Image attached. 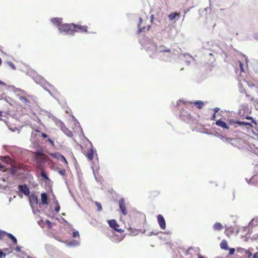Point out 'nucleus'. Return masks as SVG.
<instances>
[{"instance_id": "nucleus-1", "label": "nucleus", "mask_w": 258, "mask_h": 258, "mask_svg": "<svg viewBox=\"0 0 258 258\" xmlns=\"http://www.w3.org/2000/svg\"><path fill=\"white\" fill-rule=\"evenodd\" d=\"M19 99L25 108H31L36 103L35 98L31 95L19 96Z\"/></svg>"}, {"instance_id": "nucleus-2", "label": "nucleus", "mask_w": 258, "mask_h": 258, "mask_svg": "<svg viewBox=\"0 0 258 258\" xmlns=\"http://www.w3.org/2000/svg\"><path fill=\"white\" fill-rule=\"evenodd\" d=\"M33 155L36 163L39 166L44 164L48 159V157L41 151L33 152Z\"/></svg>"}, {"instance_id": "nucleus-3", "label": "nucleus", "mask_w": 258, "mask_h": 258, "mask_svg": "<svg viewBox=\"0 0 258 258\" xmlns=\"http://www.w3.org/2000/svg\"><path fill=\"white\" fill-rule=\"evenodd\" d=\"M147 21H149V19L147 17H145L144 18H139V21L138 23L139 33L142 32V31H145V30L148 31L150 29V24H148L147 27L145 26V24L147 23Z\"/></svg>"}, {"instance_id": "nucleus-4", "label": "nucleus", "mask_w": 258, "mask_h": 258, "mask_svg": "<svg viewBox=\"0 0 258 258\" xmlns=\"http://www.w3.org/2000/svg\"><path fill=\"white\" fill-rule=\"evenodd\" d=\"M74 24H62L59 26L58 30L60 32H64L67 34H74Z\"/></svg>"}, {"instance_id": "nucleus-5", "label": "nucleus", "mask_w": 258, "mask_h": 258, "mask_svg": "<svg viewBox=\"0 0 258 258\" xmlns=\"http://www.w3.org/2000/svg\"><path fill=\"white\" fill-rule=\"evenodd\" d=\"M74 34L75 32H88V27L86 25L82 26L81 25H75L74 24Z\"/></svg>"}, {"instance_id": "nucleus-6", "label": "nucleus", "mask_w": 258, "mask_h": 258, "mask_svg": "<svg viewBox=\"0 0 258 258\" xmlns=\"http://www.w3.org/2000/svg\"><path fill=\"white\" fill-rule=\"evenodd\" d=\"M158 223L161 229L164 230L166 228V222L164 218L162 215H158L157 216Z\"/></svg>"}, {"instance_id": "nucleus-7", "label": "nucleus", "mask_w": 258, "mask_h": 258, "mask_svg": "<svg viewBox=\"0 0 258 258\" xmlns=\"http://www.w3.org/2000/svg\"><path fill=\"white\" fill-rule=\"evenodd\" d=\"M204 105V103L203 102L201 101H197L196 102H189L187 104V106L193 107H196L198 109H202Z\"/></svg>"}, {"instance_id": "nucleus-8", "label": "nucleus", "mask_w": 258, "mask_h": 258, "mask_svg": "<svg viewBox=\"0 0 258 258\" xmlns=\"http://www.w3.org/2000/svg\"><path fill=\"white\" fill-rule=\"evenodd\" d=\"M119 206L122 214L126 215L127 214V210L125 207V201L123 198L119 199Z\"/></svg>"}, {"instance_id": "nucleus-9", "label": "nucleus", "mask_w": 258, "mask_h": 258, "mask_svg": "<svg viewBox=\"0 0 258 258\" xmlns=\"http://www.w3.org/2000/svg\"><path fill=\"white\" fill-rule=\"evenodd\" d=\"M108 224H109V226L113 228L114 230L116 231H120L121 229H118L119 225L117 224L116 221L114 220H109L107 221Z\"/></svg>"}, {"instance_id": "nucleus-10", "label": "nucleus", "mask_w": 258, "mask_h": 258, "mask_svg": "<svg viewBox=\"0 0 258 258\" xmlns=\"http://www.w3.org/2000/svg\"><path fill=\"white\" fill-rule=\"evenodd\" d=\"M18 188L26 196H29L30 194V189L26 184L19 185Z\"/></svg>"}, {"instance_id": "nucleus-11", "label": "nucleus", "mask_w": 258, "mask_h": 258, "mask_svg": "<svg viewBox=\"0 0 258 258\" xmlns=\"http://www.w3.org/2000/svg\"><path fill=\"white\" fill-rule=\"evenodd\" d=\"M132 218L133 219L135 220H138V219H140V220H142L143 222L145 221L146 217L145 215L143 214H141L140 213H134L132 215Z\"/></svg>"}, {"instance_id": "nucleus-12", "label": "nucleus", "mask_w": 258, "mask_h": 258, "mask_svg": "<svg viewBox=\"0 0 258 258\" xmlns=\"http://www.w3.org/2000/svg\"><path fill=\"white\" fill-rule=\"evenodd\" d=\"M86 156L89 160L91 161L93 160L94 157V151L92 146L90 148L88 149L86 153Z\"/></svg>"}, {"instance_id": "nucleus-13", "label": "nucleus", "mask_w": 258, "mask_h": 258, "mask_svg": "<svg viewBox=\"0 0 258 258\" xmlns=\"http://www.w3.org/2000/svg\"><path fill=\"white\" fill-rule=\"evenodd\" d=\"M48 197L47 195L43 192L41 194V203L43 205H47L48 204Z\"/></svg>"}, {"instance_id": "nucleus-14", "label": "nucleus", "mask_w": 258, "mask_h": 258, "mask_svg": "<svg viewBox=\"0 0 258 258\" xmlns=\"http://www.w3.org/2000/svg\"><path fill=\"white\" fill-rule=\"evenodd\" d=\"M21 168V166H20L19 167H18L16 166L12 165L11 166L8 168V171L12 175H15L18 171V169H20Z\"/></svg>"}, {"instance_id": "nucleus-15", "label": "nucleus", "mask_w": 258, "mask_h": 258, "mask_svg": "<svg viewBox=\"0 0 258 258\" xmlns=\"http://www.w3.org/2000/svg\"><path fill=\"white\" fill-rule=\"evenodd\" d=\"M240 252L243 254V256L245 258H251L252 253L249 250L245 249H241Z\"/></svg>"}, {"instance_id": "nucleus-16", "label": "nucleus", "mask_w": 258, "mask_h": 258, "mask_svg": "<svg viewBox=\"0 0 258 258\" xmlns=\"http://www.w3.org/2000/svg\"><path fill=\"white\" fill-rule=\"evenodd\" d=\"M51 22L59 28V26L62 24V19L58 18H54L51 19Z\"/></svg>"}, {"instance_id": "nucleus-17", "label": "nucleus", "mask_w": 258, "mask_h": 258, "mask_svg": "<svg viewBox=\"0 0 258 258\" xmlns=\"http://www.w3.org/2000/svg\"><path fill=\"white\" fill-rule=\"evenodd\" d=\"M213 228L216 231H219L223 229V226L220 223L216 222L214 224Z\"/></svg>"}, {"instance_id": "nucleus-18", "label": "nucleus", "mask_w": 258, "mask_h": 258, "mask_svg": "<svg viewBox=\"0 0 258 258\" xmlns=\"http://www.w3.org/2000/svg\"><path fill=\"white\" fill-rule=\"evenodd\" d=\"M216 124L224 128L228 129L229 128L228 126L227 125L226 122L220 120H217L216 122Z\"/></svg>"}, {"instance_id": "nucleus-19", "label": "nucleus", "mask_w": 258, "mask_h": 258, "mask_svg": "<svg viewBox=\"0 0 258 258\" xmlns=\"http://www.w3.org/2000/svg\"><path fill=\"white\" fill-rule=\"evenodd\" d=\"M159 51L161 52H170L171 49L169 48H167L163 45H161L158 47Z\"/></svg>"}, {"instance_id": "nucleus-20", "label": "nucleus", "mask_w": 258, "mask_h": 258, "mask_svg": "<svg viewBox=\"0 0 258 258\" xmlns=\"http://www.w3.org/2000/svg\"><path fill=\"white\" fill-rule=\"evenodd\" d=\"M220 247L222 249L228 250L229 247L228 246V243L226 240H222L220 243Z\"/></svg>"}, {"instance_id": "nucleus-21", "label": "nucleus", "mask_w": 258, "mask_h": 258, "mask_svg": "<svg viewBox=\"0 0 258 258\" xmlns=\"http://www.w3.org/2000/svg\"><path fill=\"white\" fill-rule=\"evenodd\" d=\"M30 201L31 203L37 204L38 202L37 196L35 195H32L30 197Z\"/></svg>"}, {"instance_id": "nucleus-22", "label": "nucleus", "mask_w": 258, "mask_h": 258, "mask_svg": "<svg viewBox=\"0 0 258 258\" xmlns=\"http://www.w3.org/2000/svg\"><path fill=\"white\" fill-rule=\"evenodd\" d=\"M1 160L3 162L7 163L8 164L12 163V159L9 156L3 157L1 158Z\"/></svg>"}, {"instance_id": "nucleus-23", "label": "nucleus", "mask_w": 258, "mask_h": 258, "mask_svg": "<svg viewBox=\"0 0 258 258\" xmlns=\"http://www.w3.org/2000/svg\"><path fill=\"white\" fill-rule=\"evenodd\" d=\"M41 176L44 178L45 181L49 180L47 174L44 170H42L41 171Z\"/></svg>"}, {"instance_id": "nucleus-24", "label": "nucleus", "mask_w": 258, "mask_h": 258, "mask_svg": "<svg viewBox=\"0 0 258 258\" xmlns=\"http://www.w3.org/2000/svg\"><path fill=\"white\" fill-rule=\"evenodd\" d=\"M54 203L55 205V209H54L55 211L56 212L58 213L59 211L60 208L59 203L57 200L55 199V201H54Z\"/></svg>"}, {"instance_id": "nucleus-25", "label": "nucleus", "mask_w": 258, "mask_h": 258, "mask_svg": "<svg viewBox=\"0 0 258 258\" xmlns=\"http://www.w3.org/2000/svg\"><path fill=\"white\" fill-rule=\"evenodd\" d=\"M6 235H7L11 239H12L15 244H17V240L14 236L10 233H7Z\"/></svg>"}, {"instance_id": "nucleus-26", "label": "nucleus", "mask_w": 258, "mask_h": 258, "mask_svg": "<svg viewBox=\"0 0 258 258\" xmlns=\"http://www.w3.org/2000/svg\"><path fill=\"white\" fill-rule=\"evenodd\" d=\"M250 225L252 226H256L258 225V218H253L250 222Z\"/></svg>"}, {"instance_id": "nucleus-27", "label": "nucleus", "mask_w": 258, "mask_h": 258, "mask_svg": "<svg viewBox=\"0 0 258 258\" xmlns=\"http://www.w3.org/2000/svg\"><path fill=\"white\" fill-rule=\"evenodd\" d=\"M160 194V192L157 190H154L151 192L150 197L155 198Z\"/></svg>"}, {"instance_id": "nucleus-28", "label": "nucleus", "mask_w": 258, "mask_h": 258, "mask_svg": "<svg viewBox=\"0 0 258 258\" xmlns=\"http://www.w3.org/2000/svg\"><path fill=\"white\" fill-rule=\"evenodd\" d=\"M177 16H179V14H177L176 13H172L169 15L168 18L170 20H172L175 19Z\"/></svg>"}, {"instance_id": "nucleus-29", "label": "nucleus", "mask_w": 258, "mask_h": 258, "mask_svg": "<svg viewBox=\"0 0 258 258\" xmlns=\"http://www.w3.org/2000/svg\"><path fill=\"white\" fill-rule=\"evenodd\" d=\"M236 123L239 124V125H248L250 127H252V125H251V124L248 122L237 121Z\"/></svg>"}, {"instance_id": "nucleus-30", "label": "nucleus", "mask_w": 258, "mask_h": 258, "mask_svg": "<svg viewBox=\"0 0 258 258\" xmlns=\"http://www.w3.org/2000/svg\"><path fill=\"white\" fill-rule=\"evenodd\" d=\"M95 204L97 207L98 211H101L102 209V206H101V203L98 202L96 201L95 202Z\"/></svg>"}, {"instance_id": "nucleus-31", "label": "nucleus", "mask_w": 258, "mask_h": 258, "mask_svg": "<svg viewBox=\"0 0 258 258\" xmlns=\"http://www.w3.org/2000/svg\"><path fill=\"white\" fill-rule=\"evenodd\" d=\"M219 110H220V109L218 107L214 108V110L215 113H214V115H213L212 119H213V120L216 119V113H217L219 111Z\"/></svg>"}, {"instance_id": "nucleus-32", "label": "nucleus", "mask_w": 258, "mask_h": 258, "mask_svg": "<svg viewBox=\"0 0 258 258\" xmlns=\"http://www.w3.org/2000/svg\"><path fill=\"white\" fill-rule=\"evenodd\" d=\"M59 157L60 160L63 161L66 165H68V161L63 156H62V155H59Z\"/></svg>"}, {"instance_id": "nucleus-33", "label": "nucleus", "mask_w": 258, "mask_h": 258, "mask_svg": "<svg viewBox=\"0 0 258 258\" xmlns=\"http://www.w3.org/2000/svg\"><path fill=\"white\" fill-rule=\"evenodd\" d=\"M8 64L13 69V70H16V67L15 65L12 62L9 61L8 62Z\"/></svg>"}, {"instance_id": "nucleus-34", "label": "nucleus", "mask_w": 258, "mask_h": 258, "mask_svg": "<svg viewBox=\"0 0 258 258\" xmlns=\"http://www.w3.org/2000/svg\"><path fill=\"white\" fill-rule=\"evenodd\" d=\"M6 234H7L6 232H5L4 231H0V239H3L4 237V236L6 235Z\"/></svg>"}, {"instance_id": "nucleus-35", "label": "nucleus", "mask_w": 258, "mask_h": 258, "mask_svg": "<svg viewBox=\"0 0 258 258\" xmlns=\"http://www.w3.org/2000/svg\"><path fill=\"white\" fill-rule=\"evenodd\" d=\"M73 237H79V233L78 231H74L73 232Z\"/></svg>"}, {"instance_id": "nucleus-36", "label": "nucleus", "mask_w": 258, "mask_h": 258, "mask_svg": "<svg viewBox=\"0 0 258 258\" xmlns=\"http://www.w3.org/2000/svg\"><path fill=\"white\" fill-rule=\"evenodd\" d=\"M245 118H246L247 119L251 120V121H252V122H253V123H254L255 125H256V124H256V121H255V120H254L253 119V118H252V117L247 116H246Z\"/></svg>"}, {"instance_id": "nucleus-37", "label": "nucleus", "mask_w": 258, "mask_h": 258, "mask_svg": "<svg viewBox=\"0 0 258 258\" xmlns=\"http://www.w3.org/2000/svg\"><path fill=\"white\" fill-rule=\"evenodd\" d=\"M228 249L229 250V255H231L233 254L235 251V249L234 248H229Z\"/></svg>"}, {"instance_id": "nucleus-38", "label": "nucleus", "mask_w": 258, "mask_h": 258, "mask_svg": "<svg viewBox=\"0 0 258 258\" xmlns=\"http://www.w3.org/2000/svg\"><path fill=\"white\" fill-rule=\"evenodd\" d=\"M58 173L60 175L64 176L66 174V170L64 169H63V170H59L58 171Z\"/></svg>"}, {"instance_id": "nucleus-39", "label": "nucleus", "mask_w": 258, "mask_h": 258, "mask_svg": "<svg viewBox=\"0 0 258 258\" xmlns=\"http://www.w3.org/2000/svg\"><path fill=\"white\" fill-rule=\"evenodd\" d=\"M238 62H239L241 72H244L243 66L242 63L240 61H239Z\"/></svg>"}, {"instance_id": "nucleus-40", "label": "nucleus", "mask_w": 258, "mask_h": 258, "mask_svg": "<svg viewBox=\"0 0 258 258\" xmlns=\"http://www.w3.org/2000/svg\"><path fill=\"white\" fill-rule=\"evenodd\" d=\"M66 135L70 137H73V134L72 131H68L67 133H66Z\"/></svg>"}, {"instance_id": "nucleus-41", "label": "nucleus", "mask_w": 258, "mask_h": 258, "mask_svg": "<svg viewBox=\"0 0 258 258\" xmlns=\"http://www.w3.org/2000/svg\"><path fill=\"white\" fill-rule=\"evenodd\" d=\"M109 231L111 232V233H113V231L110 230V228L109 227H107L105 229V232L106 233H109Z\"/></svg>"}, {"instance_id": "nucleus-42", "label": "nucleus", "mask_w": 258, "mask_h": 258, "mask_svg": "<svg viewBox=\"0 0 258 258\" xmlns=\"http://www.w3.org/2000/svg\"><path fill=\"white\" fill-rule=\"evenodd\" d=\"M6 255V253H4L0 250V258H3V257H5Z\"/></svg>"}, {"instance_id": "nucleus-43", "label": "nucleus", "mask_w": 258, "mask_h": 258, "mask_svg": "<svg viewBox=\"0 0 258 258\" xmlns=\"http://www.w3.org/2000/svg\"><path fill=\"white\" fill-rule=\"evenodd\" d=\"M0 169L4 171H5L7 170V169H5L4 166L2 164H0Z\"/></svg>"}, {"instance_id": "nucleus-44", "label": "nucleus", "mask_w": 258, "mask_h": 258, "mask_svg": "<svg viewBox=\"0 0 258 258\" xmlns=\"http://www.w3.org/2000/svg\"><path fill=\"white\" fill-rule=\"evenodd\" d=\"M48 141L50 143V144L52 146H54V142L50 139H48Z\"/></svg>"}, {"instance_id": "nucleus-45", "label": "nucleus", "mask_w": 258, "mask_h": 258, "mask_svg": "<svg viewBox=\"0 0 258 258\" xmlns=\"http://www.w3.org/2000/svg\"><path fill=\"white\" fill-rule=\"evenodd\" d=\"M251 258H258V252H256L253 255L251 256Z\"/></svg>"}, {"instance_id": "nucleus-46", "label": "nucleus", "mask_w": 258, "mask_h": 258, "mask_svg": "<svg viewBox=\"0 0 258 258\" xmlns=\"http://www.w3.org/2000/svg\"><path fill=\"white\" fill-rule=\"evenodd\" d=\"M41 136L44 138H46L48 137V136L45 133H42Z\"/></svg>"}, {"instance_id": "nucleus-47", "label": "nucleus", "mask_w": 258, "mask_h": 258, "mask_svg": "<svg viewBox=\"0 0 258 258\" xmlns=\"http://www.w3.org/2000/svg\"><path fill=\"white\" fill-rule=\"evenodd\" d=\"M46 223H47L49 226H51V222L48 220H46Z\"/></svg>"}, {"instance_id": "nucleus-48", "label": "nucleus", "mask_w": 258, "mask_h": 258, "mask_svg": "<svg viewBox=\"0 0 258 258\" xmlns=\"http://www.w3.org/2000/svg\"><path fill=\"white\" fill-rule=\"evenodd\" d=\"M153 19H154V16L153 15H152L151 17V20H150V21H151V23H152L153 21Z\"/></svg>"}, {"instance_id": "nucleus-49", "label": "nucleus", "mask_w": 258, "mask_h": 258, "mask_svg": "<svg viewBox=\"0 0 258 258\" xmlns=\"http://www.w3.org/2000/svg\"><path fill=\"white\" fill-rule=\"evenodd\" d=\"M51 156L52 157H55V154H54V153H53V154H51Z\"/></svg>"}, {"instance_id": "nucleus-50", "label": "nucleus", "mask_w": 258, "mask_h": 258, "mask_svg": "<svg viewBox=\"0 0 258 258\" xmlns=\"http://www.w3.org/2000/svg\"><path fill=\"white\" fill-rule=\"evenodd\" d=\"M16 250H17V251H19V250H20V248H19V247H17V248H16Z\"/></svg>"}, {"instance_id": "nucleus-51", "label": "nucleus", "mask_w": 258, "mask_h": 258, "mask_svg": "<svg viewBox=\"0 0 258 258\" xmlns=\"http://www.w3.org/2000/svg\"><path fill=\"white\" fill-rule=\"evenodd\" d=\"M2 60L1 59V58L0 57V65L2 64Z\"/></svg>"}, {"instance_id": "nucleus-52", "label": "nucleus", "mask_w": 258, "mask_h": 258, "mask_svg": "<svg viewBox=\"0 0 258 258\" xmlns=\"http://www.w3.org/2000/svg\"><path fill=\"white\" fill-rule=\"evenodd\" d=\"M2 111H0V116L2 115Z\"/></svg>"}, {"instance_id": "nucleus-53", "label": "nucleus", "mask_w": 258, "mask_h": 258, "mask_svg": "<svg viewBox=\"0 0 258 258\" xmlns=\"http://www.w3.org/2000/svg\"><path fill=\"white\" fill-rule=\"evenodd\" d=\"M35 132H38V133H39V132H40V131H39V130H35Z\"/></svg>"}, {"instance_id": "nucleus-54", "label": "nucleus", "mask_w": 258, "mask_h": 258, "mask_svg": "<svg viewBox=\"0 0 258 258\" xmlns=\"http://www.w3.org/2000/svg\"><path fill=\"white\" fill-rule=\"evenodd\" d=\"M7 249H6V248H4V249H3V250H4V251H7Z\"/></svg>"}, {"instance_id": "nucleus-55", "label": "nucleus", "mask_w": 258, "mask_h": 258, "mask_svg": "<svg viewBox=\"0 0 258 258\" xmlns=\"http://www.w3.org/2000/svg\"><path fill=\"white\" fill-rule=\"evenodd\" d=\"M122 240V238H120V239L119 240V241H121Z\"/></svg>"}, {"instance_id": "nucleus-56", "label": "nucleus", "mask_w": 258, "mask_h": 258, "mask_svg": "<svg viewBox=\"0 0 258 258\" xmlns=\"http://www.w3.org/2000/svg\"><path fill=\"white\" fill-rule=\"evenodd\" d=\"M199 258H203L202 256H199Z\"/></svg>"}, {"instance_id": "nucleus-57", "label": "nucleus", "mask_w": 258, "mask_h": 258, "mask_svg": "<svg viewBox=\"0 0 258 258\" xmlns=\"http://www.w3.org/2000/svg\"><path fill=\"white\" fill-rule=\"evenodd\" d=\"M62 215H65V214L64 213H62Z\"/></svg>"}, {"instance_id": "nucleus-58", "label": "nucleus", "mask_w": 258, "mask_h": 258, "mask_svg": "<svg viewBox=\"0 0 258 258\" xmlns=\"http://www.w3.org/2000/svg\"><path fill=\"white\" fill-rule=\"evenodd\" d=\"M1 83H2V82L0 81V84H1Z\"/></svg>"}, {"instance_id": "nucleus-59", "label": "nucleus", "mask_w": 258, "mask_h": 258, "mask_svg": "<svg viewBox=\"0 0 258 258\" xmlns=\"http://www.w3.org/2000/svg\"><path fill=\"white\" fill-rule=\"evenodd\" d=\"M256 39L258 40V37Z\"/></svg>"}]
</instances>
